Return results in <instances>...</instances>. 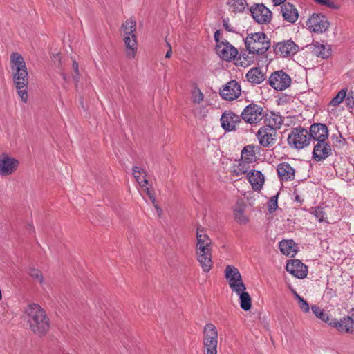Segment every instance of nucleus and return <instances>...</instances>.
Masks as SVG:
<instances>
[{
	"mask_svg": "<svg viewBox=\"0 0 354 354\" xmlns=\"http://www.w3.org/2000/svg\"><path fill=\"white\" fill-rule=\"evenodd\" d=\"M293 294H294V295H295V298H296V299L297 301H299V299H302L303 298L299 294H297V292H295V291H293Z\"/></svg>",
	"mask_w": 354,
	"mask_h": 354,
	"instance_id": "52",
	"label": "nucleus"
},
{
	"mask_svg": "<svg viewBox=\"0 0 354 354\" xmlns=\"http://www.w3.org/2000/svg\"><path fill=\"white\" fill-rule=\"evenodd\" d=\"M286 269L298 279H304L308 274L307 266L298 259L289 261L286 264Z\"/></svg>",
	"mask_w": 354,
	"mask_h": 354,
	"instance_id": "18",
	"label": "nucleus"
},
{
	"mask_svg": "<svg viewBox=\"0 0 354 354\" xmlns=\"http://www.w3.org/2000/svg\"><path fill=\"white\" fill-rule=\"evenodd\" d=\"M265 121L266 122V127H269L270 128L273 127L274 129L277 130L280 128L283 120L279 113L270 112L266 114Z\"/></svg>",
	"mask_w": 354,
	"mask_h": 354,
	"instance_id": "29",
	"label": "nucleus"
},
{
	"mask_svg": "<svg viewBox=\"0 0 354 354\" xmlns=\"http://www.w3.org/2000/svg\"><path fill=\"white\" fill-rule=\"evenodd\" d=\"M245 44L250 53L263 55L270 47V40L264 32H258L248 34Z\"/></svg>",
	"mask_w": 354,
	"mask_h": 354,
	"instance_id": "5",
	"label": "nucleus"
},
{
	"mask_svg": "<svg viewBox=\"0 0 354 354\" xmlns=\"http://www.w3.org/2000/svg\"><path fill=\"white\" fill-rule=\"evenodd\" d=\"M19 162L8 154L3 153L0 155V176H7L12 174L17 169Z\"/></svg>",
	"mask_w": 354,
	"mask_h": 354,
	"instance_id": "13",
	"label": "nucleus"
},
{
	"mask_svg": "<svg viewBox=\"0 0 354 354\" xmlns=\"http://www.w3.org/2000/svg\"><path fill=\"white\" fill-rule=\"evenodd\" d=\"M277 170L281 180H292L295 178V170L287 162L279 164Z\"/></svg>",
	"mask_w": 354,
	"mask_h": 354,
	"instance_id": "24",
	"label": "nucleus"
},
{
	"mask_svg": "<svg viewBox=\"0 0 354 354\" xmlns=\"http://www.w3.org/2000/svg\"><path fill=\"white\" fill-rule=\"evenodd\" d=\"M311 310L317 318L329 325V323H330L332 319H330L329 315L322 308L316 305H313L311 306Z\"/></svg>",
	"mask_w": 354,
	"mask_h": 354,
	"instance_id": "35",
	"label": "nucleus"
},
{
	"mask_svg": "<svg viewBox=\"0 0 354 354\" xmlns=\"http://www.w3.org/2000/svg\"><path fill=\"white\" fill-rule=\"evenodd\" d=\"M299 50V46L292 40H284L274 46V51L277 55L289 57L295 55Z\"/></svg>",
	"mask_w": 354,
	"mask_h": 354,
	"instance_id": "14",
	"label": "nucleus"
},
{
	"mask_svg": "<svg viewBox=\"0 0 354 354\" xmlns=\"http://www.w3.org/2000/svg\"><path fill=\"white\" fill-rule=\"evenodd\" d=\"M246 177L253 190L257 192L261 190L265 182V177L261 171L251 169Z\"/></svg>",
	"mask_w": 354,
	"mask_h": 354,
	"instance_id": "23",
	"label": "nucleus"
},
{
	"mask_svg": "<svg viewBox=\"0 0 354 354\" xmlns=\"http://www.w3.org/2000/svg\"><path fill=\"white\" fill-rule=\"evenodd\" d=\"M145 171L140 167H134L133 169V174L136 179H140V176Z\"/></svg>",
	"mask_w": 354,
	"mask_h": 354,
	"instance_id": "46",
	"label": "nucleus"
},
{
	"mask_svg": "<svg viewBox=\"0 0 354 354\" xmlns=\"http://www.w3.org/2000/svg\"><path fill=\"white\" fill-rule=\"evenodd\" d=\"M278 207L277 196H274L268 202V208L270 213L275 211Z\"/></svg>",
	"mask_w": 354,
	"mask_h": 354,
	"instance_id": "41",
	"label": "nucleus"
},
{
	"mask_svg": "<svg viewBox=\"0 0 354 354\" xmlns=\"http://www.w3.org/2000/svg\"><path fill=\"white\" fill-rule=\"evenodd\" d=\"M25 313L30 328L35 333L44 335L48 330V319L40 306L36 304H29Z\"/></svg>",
	"mask_w": 354,
	"mask_h": 354,
	"instance_id": "1",
	"label": "nucleus"
},
{
	"mask_svg": "<svg viewBox=\"0 0 354 354\" xmlns=\"http://www.w3.org/2000/svg\"><path fill=\"white\" fill-rule=\"evenodd\" d=\"M73 68L75 73H76V76L74 77V80L76 82H77L78 77H79V75H80V73H79L78 64H77V62L75 60H73Z\"/></svg>",
	"mask_w": 354,
	"mask_h": 354,
	"instance_id": "47",
	"label": "nucleus"
},
{
	"mask_svg": "<svg viewBox=\"0 0 354 354\" xmlns=\"http://www.w3.org/2000/svg\"><path fill=\"white\" fill-rule=\"evenodd\" d=\"M250 11L254 20L259 24H268L272 20V12L263 3L252 6Z\"/></svg>",
	"mask_w": 354,
	"mask_h": 354,
	"instance_id": "11",
	"label": "nucleus"
},
{
	"mask_svg": "<svg viewBox=\"0 0 354 354\" xmlns=\"http://www.w3.org/2000/svg\"><path fill=\"white\" fill-rule=\"evenodd\" d=\"M317 4L324 6L334 10L340 8V4L335 2L333 0H314Z\"/></svg>",
	"mask_w": 354,
	"mask_h": 354,
	"instance_id": "38",
	"label": "nucleus"
},
{
	"mask_svg": "<svg viewBox=\"0 0 354 354\" xmlns=\"http://www.w3.org/2000/svg\"><path fill=\"white\" fill-rule=\"evenodd\" d=\"M277 131L274 128L263 126L257 132V138L261 145L269 147L276 140Z\"/></svg>",
	"mask_w": 354,
	"mask_h": 354,
	"instance_id": "17",
	"label": "nucleus"
},
{
	"mask_svg": "<svg viewBox=\"0 0 354 354\" xmlns=\"http://www.w3.org/2000/svg\"><path fill=\"white\" fill-rule=\"evenodd\" d=\"M241 86L236 80L227 82L220 91L221 96L229 101L236 100L241 95Z\"/></svg>",
	"mask_w": 354,
	"mask_h": 354,
	"instance_id": "16",
	"label": "nucleus"
},
{
	"mask_svg": "<svg viewBox=\"0 0 354 354\" xmlns=\"http://www.w3.org/2000/svg\"><path fill=\"white\" fill-rule=\"evenodd\" d=\"M287 141L291 148L300 150L310 145V136L307 129L299 127L292 129L288 134Z\"/></svg>",
	"mask_w": 354,
	"mask_h": 354,
	"instance_id": "6",
	"label": "nucleus"
},
{
	"mask_svg": "<svg viewBox=\"0 0 354 354\" xmlns=\"http://www.w3.org/2000/svg\"><path fill=\"white\" fill-rule=\"evenodd\" d=\"M136 28V21L132 18L127 19L121 27V31L124 37L123 40L126 47V55L129 59L135 57L138 49V44L135 35Z\"/></svg>",
	"mask_w": 354,
	"mask_h": 354,
	"instance_id": "4",
	"label": "nucleus"
},
{
	"mask_svg": "<svg viewBox=\"0 0 354 354\" xmlns=\"http://www.w3.org/2000/svg\"><path fill=\"white\" fill-rule=\"evenodd\" d=\"M241 118L249 124H257L264 118L263 108L256 104L248 105L241 114Z\"/></svg>",
	"mask_w": 354,
	"mask_h": 354,
	"instance_id": "9",
	"label": "nucleus"
},
{
	"mask_svg": "<svg viewBox=\"0 0 354 354\" xmlns=\"http://www.w3.org/2000/svg\"><path fill=\"white\" fill-rule=\"evenodd\" d=\"M345 101L347 106L354 107V91H351L348 94L346 93Z\"/></svg>",
	"mask_w": 354,
	"mask_h": 354,
	"instance_id": "43",
	"label": "nucleus"
},
{
	"mask_svg": "<svg viewBox=\"0 0 354 354\" xmlns=\"http://www.w3.org/2000/svg\"><path fill=\"white\" fill-rule=\"evenodd\" d=\"M215 49L217 55L225 61H231L238 55L237 49L227 41L216 44Z\"/></svg>",
	"mask_w": 354,
	"mask_h": 354,
	"instance_id": "15",
	"label": "nucleus"
},
{
	"mask_svg": "<svg viewBox=\"0 0 354 354\" xmlns=\"http://www.w3.org/2000/svg\"><path fill=\"white\" fill-rule=\"evenodd\" d=\"M248 80L253 84H261L266 78L265 73L259 68H252L246 74Z\"/></svg>",
	"mask_w": 354,
	"mask_h": 354,
	"instance_id": "30",
	"label": "nucleus"
},
{
	"mask_svg": "<svg viewBox=\"0 0 354 354\" xmlns=\"http://www.w3.org/2000/svg\"><path fill=\"white\" fill-rule=\"evenodd\" d=\"M298 304L301 310H303L304 313L309 312L310 307L308 303L306 300H304V298L299 299V301H298Z\"/></svg>",
	"mask_w": 354,
	"mask_h": 354,
	"instance_id": "45",
	"label": "nucleus"
},
{
	"mask_svg": "<svg viewBox=\"0 0 354 354\" xmlns=\"http://www.w3.org/2000/svg\"><path fill=\"white\" fill-rule=\"evenodd\" d=\"M282 16L290 23H295L298 19L297 9L290 3H285L281 6Z\"/></svg>",
	"mask_w": 354,
	"mask_h": 354,
	"instance_id": "26",
	"label": "nucleus"
},
{
	"mask_svg": "<svg viewBox=\"0 0 354 354\" xmlns=\"http://www.w3.org/2000/svg\"><path fill=\"white\" fill-rule=\"evenodd\" d=\"M18 95L20 97L21 100L24 102H27L28 99V93H27V86H25V87H20V88H17Z\"/></svg>",
	"mask_w": 354,
	"mask_h": 354,
	"instance_id": "44",
	"label": "nucleus"
},
{
	"mask_svg": "<svg viewBox=\"0 0 354 354\" xmlns=\"http://www.w3.org/2000/svg\"><path fill=\"white\" fill-rule=\"evenodd\" d=\"M239 296L241 308L247 311L251 308V297L245 290L235 292Z\"/></svg>",
	"mask_w": 354,
	"mask_h": 354,
	"instance_id": "32",
	"label": "nucleus"
},
{
	"mask_svg": "<svg viewBox=\"0 0 354 354\" xmlns=\"http://www.w3.org/2000/svg\"><path fill=\"white\" fill-rule=\"evenodd\" d=\"M313 53L322 59H327L331 55V46L322 44L318 41L311 44Z\"/></svg>",
	"mask_w": 354,
	"mask_h": 354,
	"instance_id": "25",
	"label": "nucleus"
},
{
	"mask_svg": "<svg viewBox=\"0 0 354 354\" xmlns=\"http://www.w3.org/2000/svg\"><path fill=\"white\" fill-rule=\"evenodd\" d=\"M192 99L194 102L200 103L203 100V94L198 88L192 91Z\"/></svg>",
	"mask_w": 354,
	"mask_h": 354,
	"instance_id": "40",
	"label": "nucleus"
},
{
	"mask_svg": "<svg viewBox=\"0 0 354 354\" xmlns=\"http://www.w3.org/2000/svg\"><path fill=\"white\" fill-rule=\"evenodd\" d=\"M306 26L311 32L322 33L328 30L329 22L324 15L314 13L308 19Z\"/></svg>",
	"mask_w": 354,
	"mask_h": 354,
	"instance_id": "12",
	"label": "nucleus"
},
{
	"mask_svg": "<svg viewBox=\"0 0 354 354\" xmlns=\"http://www.w3.org/2000/svg\"><path fill=\"white\" fill-rule=\"evenodd\" d=\"M281 252L286 256L295 257L298 247L293 240H283L279 243Z\"/></svg>",
	"mask_w": 354,
	"mask_h": 354,
	"instance_id": "27",
	"label": "nucleus"
},
{
	"mask_svg": "<svg viewBox=\"0 0 354 354\" xmlns=\"http://www.w3.org/2000/svg\"><path fill=\"white\" fill-rule=\"evenodd\" d=\"M28 274L33 279L39 281L41 284L43 283L44 278L40 270L35 268H30Z\"/></svg>",
	"mask_w": 354,
	"mask_h": 354,
	"instance_id": "39",
	"label": "nucleus"
},
{
	"mask_svg": "<svg viewBox=\"0 0 354 354\" xmlns=\"http://www.w3.org/2000/svg\"><path fill=\"white\" fill-rule=\"evenodd\" d=\"M220 121L222 128L225 131H232L235 129L236 124L241 122V118L233 112L228 111L222 114Z\"/></svg>",
	"mask_w": 354,
	"mask_h": 354,
	"instance_id": "19",
	"label": "nucleus"
},
{
	"mask_svg": "<svg viewBox=\"0 0 354 354\" xmlns=\"http://www.w3.org/2000/svg\"><path fill=\"white\" fill-rule=\"evenodd\" d=\"M197 243L196 254L197 260L203 270L208 272L212 268V241L209 236L205 234L203 230L197 229Z\"/></svg>",
	"mask_w": 354,
	"mask_h": 354,
	"instance_id": "2",
	"label": "nucleus"
},
{
	"mask_svg": "<svg viewBox=\"0 0 354 354\" xmlns=\"http://www.w3.org/2000/svg\"><path fill=\"white\" fill-rule=\"evenodd\" d=\"M329 326L336 328L340 333H351L354 328V318L346 316L340 320L332 319Z\"/></svg>",
	"mask_w": 354,
	"mask_h": 354,
	"instance_id": "20",
	"label": "nucleus"
},
{
	"mask_svg": "<svg viewBox=\"0 0 354 354\" xmlns=\"http://www.w3.org/2000/svg\"><path fill=\"white\" fill-rule=\"evenodd\" d=\"M225 277L233 292L246 290L242 277L236 267L231 265L227 266L225 270Z\"/></svg>",
	"mask_w": 354,
	"mask_h": 354,
	"instance_id": "8",
	"label": "nucleus"
},
{
	"mask_svg": "<svg viewBox=\"0 0 354 354\" xmlns=\"http://www.w3.org/2000/svg\"><path fill=\"white\" fill-rule=\"evenodd\" d=\"M245 0H232L230 3L231 11L234 13L243 12L245 9Z\"/></svg>",
	"mask_w": 354,
	"mask_h": 354,
	"instance_id": "36",
	"label": "nucleus"
},
{
	"mask_svg": "<svg viewBox=\"0 0 354 354\" xmlns=\"http://www.w3.org/2000/svg\"><path fill=\"white\" fill-rule=\"evenodd\" d=\"M28 227H29L30 230V229H32V228H33V227H32V225H29V226H28Z\"/></svg>",
	"mask_w": 354,
	"mask_h": 354,
	"instance_id": "54",
	"label": "nucleus"
},
{
	"mask_svg": "<svg viewBox=\"0 0 354 354\" xmlns=\"http://www.w3.org/2000/svg\"><path fill=\"white\" fill-rule=\"evenodd\" d=\"M250 167V165L240 160L236 164L233 165L231 174L234 177L241 178L244 174L248 175L251 170Z\"/></svg>",
	"mask_w": 354,
	"mask_h": 354,
	"instance_id": "28",
	"label": "nucleus"
},
{
	"mask_svg": "<svg viewBox=\"0 0 354 354\" xmlns=\"http://www.w3.org/2000/svg\"><path fill=\"white\" fill-rule=\"evenodd\" d=\"M241 160L251 165L257 160L255 147L252 145H247L241 151Z\"/></svg>",
	"mask_w": 354,
	"mask_h": 354,
	"instance_id": "31",
	"label": "nucleus"
},
{
	"mask_svg": "<svg viewBox=\"0 0 354 354\" xmlns=\"http://www.w3.org/2000/svg\"><path fill=\"white\" fill-rule=\"evenodd\" d=\"M290 84V77L281 70L273 72L269 77L270 86L276 91H283L288 88Z\"/></svg>",
	"mask_w": 354,
	"mask_h": 354,
	"instance_id": "10",
	"label": "nucleus"
},
{
	"mask_svg": "<svg viewBox=\"0 0 354 354\" xmlns=\"http://www.w3.org/2000/svg\"><path fill=\"white\" fill-rule=\"evenodd\" d=\"M331 153L330 145L326 141L317 142L313 149V156L316 161L325 160Z\"/></svg>",
	"mask_w": 354,
	"mask_h": 354,
	"instance_id": "22",
	"label": "nucleus"
},
{
	"mask_svg": "<svg viewBox=\"0 0 354 354\" xmlns=\"http://www.w3.org/2000/svg\"><path fill=\"white\" fill-rule=\"evenodd\" d=\"M10 68L16 88L28 86V71L24 57L18 53L10 55Z\"/></svg>",
	"mask_w": 354,
	"mask_h": 354,
	"instance_id": "3",
	"label": "nucleus"
},
{
	"mask_svg": "<svg viewBox=\"0 0 354 354\" xmlns=\"http://www.w3.org/2000/svg\"><path fill=\"white\" fill-rule=\"evenodd\" d=\"M347 89L343 88L331 100L330 104L333 106L339 105L346 97Z\"/></svg>",
	"mask_w": 354,
	"mask_h": 354,
	"instance_id": "37",
	"label": "nucleus"
},
{
	"mask_svg": "<svg viewBox=\"0 0 354 354\" xmlns=\"http://www.w3.org/2000/svg\"><path fill=\"white\" fill-rule=\"evenodd\" d=\"M203 345L205 354H217L218 331L216 326L212 324H207L203 330Z\"/></svg>",
	"mask_w": 354,
	"mask_h": 354,
	"instance_id": "7",
	"label": "nucleus"
},
{
	"mask_svg": "<svg viewBox=\"0 0 354 354\" xmlns=\"http://www.w3.org/2000/svg\"><path fill=\"white\" fill-rule=\"evenodd\" d=\"M218 37H219V32L218 31H216L215 33H214V39H215V41H216V44H220L221 43L219 41V40H218Z\"/></svg>",
	"mask_w": 354,
	"mask_h": 354,
	"instance_id": "50",
	"label": "nucleus"
},
{
	"mask_svg": "<svg viewBox=\"0 0 354 354\" xmlns=\"http://www.w3.org/2000/svg\"><path fill=\"white\" fill-rule=\"evenodd\" d=\"M234 217L240 223H246L248 222V218L241 209H236L234 211Z\"/></svg>",
	"mask_w": 354,
	"mask_h": 354,
	"instance_id": "42",
	"label": "nucleus"
},
{
	"mask_svg": "<svg viewBox=\"0 0 354 354\" xmlns=\"http://www.w3.org/2000/svg\"><path fill=\"white\" fill-rule=\"evenodd\" d=\"M309 136L312 139L318 142L326 141L328 137L327 127L323 124H313L310 126Z\"/></svg>",
	"mask_w": 354,
	"mask_h": 354,
	"instance_id": "21",
	"label": "nucleus"
},
{
	"mask_svg": "<svg viewBox=\"0 0 354 354\" xmlns=\"http://www.w3.org/2000/svg\"><path fill=\"white\" fill-rule=\"evenodd\" d=\"M310 213L315 216V217L317 219V221L319 223H329L327 218L325 216L326 212L324 211V207H321L319 206L312 207L310 209Z\"/></svg>",
	"mask_w": 354,
	"mask_h": 354,
	"instance_id": "34",
	"label": "nucleus"
},
{
	"mask_svg": "<svg viewBox=\"0 0 354 354\" xmlns=\"http://www.w3.org/2000/svg\"><path fill=\"white\" fill-rule=\"evenodd\" d=\"M168 46H169V50L166 53V55H165V57L169 59L171 57V54H172V50H171V46H170L169 44H167Z\"/></svg>",
	"mask_w": 354,
	"mask_h": 354,
	"instance_id": "49",
	"label": "nucleus"
},
{
	"mask_svg": "<svg viewBox=\"0 0 354 354\" xmlns=\"http://www.w3.org/2000/svg\"><path fill=\"white\" fill-rule=\"evenodd\" d=\"M272 1L274 2V5L278 6L285 2L286 0H272Z\"/></svg>",
	"mask_w": 354,
	"mask_h": 354,
	"instance_id": "51",
	"label": "nucleus"
},
{
	"mask_svg": "<svg viewBox=\"0 0 354 354\" xmlns=\"http://www.w3.org/2000/svg\"><path fill=\"white\" fill-rule=\"evenodd\" d=\"M142 178L143 180L139 181V185L143 189V190L146 192V194H147L151 202L154 204L158 214H160L162 210L156 204H155L156 198L154 196L153 193L150 190V189L148 187L149 182L145 176H142Z\"/></svg>",
	"mask_w": 354,
	"mask_h": 354,
	"instance_id": "33",
	"label": "nucleus"
},
{
	"mask_svg": "<svg viewBox=\"0 0 354 354\" xmlns=\"http://www.w3.org/2000/svg\"><path fill=\"white\" fill-rule=\"evenodd\" d=\"M142 176H146L145 172H144V174H142V176H140V179H136V180H137V182L138 183H139V181L143 180Z\"/></svg>",
	"mask_w": 354,
	"mask_h": 354,
	"instance_id": "53",
	"label": "nucleus"
},
{
	"mask_svg": "<svg viewBox=\"0 0 354 354\" xmlns=\"http://www.w3.org/2000/svg\"><path fill=\"white\" fill-rule=\"evenodd\" d=\"M223 26L225 28V29L230 32H232L233 28L231 27L230 24H229V20L228 19H223Z\"/></svg>",
	"mask_w": 354,
	"mask_h": 354,
	"instance_id": "48",
	"label": "nucleus"
}]
</instances>
